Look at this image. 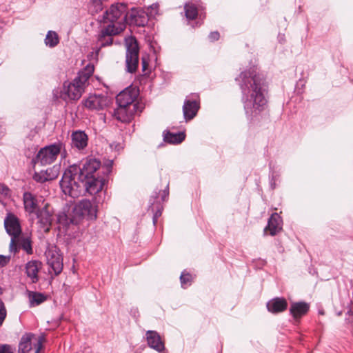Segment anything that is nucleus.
<instances>
[{"label": "nucleus", "instance_id": "nucleus-20", "mask_svg": "<svg viewBox=\"0 0 353 353\" xmlns=\"http://www.w3.org/2000/svg\"><path fill=\"white\" fill-rule=\"evenodd\" d=\"M282 229L281 220L277 213H273L269 218L268 225L264 228V232L269 233L271 236L276 235Z\"/></svg>", "mask_w": 353, "mask_h": 353}, {"label": "nucleus", "instance_id": "nucleus-4", "mask_svg": "<svg viewBox=\"0 0 353 353\" xmlns=\"http://www.w3.org/2000/svg\"><path fill=\"white\" fill-rule=\"evenodd\" d=\"M64 145L61 142H57L41 148L36 156L32 159V163L46 165L55 161L57 156L61 154L65 158V150L62 151Z\"/></svg>", "mask_w": 353, "mask_h": 353}, {"label": "nucleus", "instance_id": "nucleus-26", "mask_svg": "<svg viewBox=\"0 0 353 353\" xmlns=\"http://www.w3.org/2000/svg\"><path fill=\"white\" fill-rule=\"evenodd\" d=\"M57 221L60 225L65 227H68L70 224L77 225L79 223L75 214H73L72 212L68 214L65 212L59 213L57 215Z\"/></svg>", "mask_w": 353, "mask_h": 353}, {"label": "nucleus", "instance_id": "nucleus-12", "mask_svg": "<svg viewBox=\"0 0 353 353\" xmlns=\"http://www.w3.org/2000/svg\"><path fill=\"white\" fill-rule=\"evenodd\" d=\"M200 108L199 96L196 93H192L186 97L183 105V113L186 121L194 119Z\"/></svg>", "mask_w": 353, "mask_h": 353}, {"label": "nucleus", "instance_id": "nucleus-36", "mask_svg": "<svg viewBox=\"0 0 353 353\" xmlns=\"http://www.w3.org/2000/svg\"><path fill=\"white\" fill-rule=\"evenodd\" d=\"M192 280V276L189 273L182 272L180 276L181 286L185 288L186 285H190Z\"/></svg>", "mask_w": 353, "mask_h": 353}, {"label": "nucleus", "instance_id": "nucleus-47", "mask_svg": "<svg viewBox=\"0 0 353 353\" xmlns=\"http://www.w3.org/2000/svg\"><path fill=\"white\" fill-rule=\"evenodd\" d=\"M152 10H157L159 8L158 3H153L150 6Z\"/></svg>", "mask_w": 353, "mask_h": 353}, {"label": "nucleus", "instance_id": "nucleus-35", "mask_svg": "<svg viewBox=\"0 0 353 353\" xmlns=\"http://www.w3.org/2000/svg\"><path fill=\"white\" fill-rule=\"evenodd\" d=\"M46 172H44L43 170H41L40 172H34L32 178L33 179L40 183H43L46 181H47V178L46 177Z\"/></svg>", "mask_w": 353, "mask_h": 353}, {"label": "nucleus", "instance_id": "nucleus-40", "mask_svg": "<svg viewBox=\"0 0 353 353\" xmlns=\"http://www.w3.org/2000/svg\"><path fill=\"white\" fill-rule=\"evenodd\" d=\"M0 353H13V349L9 345H0Z\"/></svg>", "mask_w": 353, "mask_h": 353}, {"label": "nucleus", "instance_id": "nucleus-7", "mask_svg": "<svg viewBox=\"0 0 353 353\" xmlns=\"http://www.w3.org/2000/svg\"><path fill=\"white\" fill-rule=\"evenodd\" d=\"M119 33V30L115 27L114 24H109L105 28L101 29L97 37L94 51L91 52L90 56H94L97 59L99 51L102 48L109 46L112 44L113 39L112 36L116 35ZM88 57H90V55Z\"/></svg>", "mask_w": 353, "mask_h": 353}, {"label": "nucleus", "instance_id": "nucleus-41", "mask_svg": "<svg viewBox=\"0 0 353 353\" xmlns=\"http://www.w3.org/2000/svg\"><path fill=\"white\" fill-rule=\"evenodd\" d=\"M220 34L217 31L212 32L210 33L208 37L211 41H217L219 39Z\"/></svg>", "mask_w": 353, "mask_h": 353}, {"label": "nucleus", "instance_id": "nucleus-13", "mask_svg": "<svg viewBox=\"0 0 353 353\" xmlns=\"http://www.w3.org/2000/svg\"><path fill=\"white\" fill-rule=\"evenodd\" d=\"M32 340L36 341V343L34 344L35 349L34 353H39L43 347V337H36V336L32 333H26L22 336L19 343L18 353H29L32 349Z\"/></svg>", "mask_w": 353, "mask_h": 353}, {"label": "nucleus", "instance_id": "nucleus-5", "mask_svg": "<svg viewBox=\"0 0 353 353\" xmlns=\"http://www.w3.org/2000/svg\"><path fill=\"white\" fill-rule=\"evenodd\" d=\"M4 228L6 232L11 236L10 251L16 254L19 252L17 238L21 234V227L17 216L11 212H8L4 219Z\"/></svg>", "mask_w": 353, "mask_h": 353}, {"label": "nucleus", "instance_id": "nucleus-46", "mask_svg": "<svg viewBox=\"0 0 353 353\" xmlns=\"http://www.w3.org/2000/svg\"><path fill=\"white\" fill-rule=\"evenodd\" d=\"M110 147L111 148H114L115 149L117 150H119V148H120V145L119 144H116L114 143H112L111 145H110Z\"/></svg>", "mask_w": 353, "mask_h": 353}, {"label": "nucleus", "instance_id": "nucleus-43", "mask_svg": "<svg viewBox=\"0 0 353 353\" xmlns=\"http://www.w3.org/2000/svg\"><path fill=\"white\" fill-rule=\"evenodd\" d=\"M161 215V210H157L155 213L154 214V216H153V218H152V220H153V223L154 225L156 224V223L157 222V219Z\"/></svg>", "mask_w": 353, "mask_h": 353}, {"label": "nucleus", "instance_id": "nucleus-2", "mask_svg": "<svg viewBox=\"0 0 353 353\" xmlns=\"http://www.w3.org/2000/svg\"><path fill=\"white\" fill-rule=\"evenodd\" d=\"M94 65L88 64L83 70L78 72L77 76L72 81H65L63 92L70 100H78L89 85V79L94 72Z\"/></svg>", "mask_w": 353, "mask_h": 353}, {"label": "nucleus", "instance_id": "nucleus-38", "mask_svg": "<svg viewBox=\"0 0 353 353\" xmlns=\"http://www.w3.org/2000/svg\"><path fill=\"white\" fill-rule=\"evenodd\" d=\"M345 323L350 327H353V310L350 309L346 313Z\"/></svg>", "mask_w": 353, "mask_h": 353}, {"label": "nucleus", "instance_id": "nucleus-6", "mask_svg": "<svg viewBox=\"0 0 353 353\" xmlns=\"http://www.w3.org/2000/svg\"><path fill=\"white\" fill-rule=\"evenodd\" d=\"M125 70L128 72H136L139 61V48L137 41L134 37H129L125 39Z\"/></svg>", "mask_w": 353, "mask_h": 353}, {"label": "nucleus", "instance_id": "nucleus-1", "mask_svg": "<svg viewBox=\"0 0 353 353\" xmlns=\"http://www.w3.org/2000/svg\"><path fill=\"white\" fill-rule=\"evenodd\" d=\"M235 81L241 90L247 119L253 123L259 122L262 112L268 106L265 79L254 66L242 71L235 78Z\"/></svg>", "mask_w": 353, "mask_h": 353}, {"label": "nucleus", "instance_id": "nucleus-8", "mask_svg": "<svg viewBox=\"0 0 353 353\" xmlns=\"http://www.w3.org/2000/svg\"><path fill=\"white\" fill-rule=\"evenodd\" d=\"M45 256L47 264L51 269L49 270L50 273L53 272L55 276L59 275L63 268V257L59 249L54 245H48L45 251Z\"/></svg>", "mask_w": 353, "mask_h": 353}, {"label": "nucleus", "instance_id": "nucleus-27", "mask_svg": "<svg viewBox=\"0 0 353 353\" xmlns=\"http://www.w3.org/2000/svg\"><path fill=\"white\" fill-rule=\"evenodd\" d=\"M185 135L183 132L172 133L169 131L164 132L163 140L170 143L178 144L185 139Z\"/></svg>", "mask_w": 353, "mask_h": 353}, {"label": "nucleus", "instance_id": "nucleus-25", "mask_svg": "<svg viewBox=\"0 0 353 353\" xmlns=\"http://www.w3.org/2000/svg\"><path fill=\"white\" fill-rule=\"evenodd\" d=\"M23 199L26 212L29 214L36 212L37 208V201L35 196L32 193L26 192L23 194Z\"/></svg>", "mask_w": 353, "mask_h": 353}, {"label": "nucleus", "instance_id": "nucleus-44", "mask_svg": "<svg viewBox=\"0 0 353 353\" xmlns=\"http://www.w3.org/2000/svg\"><path fill=\"white\" fill-rule=\"evenodd\" d=\"M168 195H169V188H168V184L166 186V188L162 192V195H161L162 201H164L165 200V199L168 196Z\"/></svg>", "mask_w": 353, "mask_h": 353}, {"label": "nucleus", "instance_id": "nucleus-45", "mask_svg": "<svg viewBox=\"0 0 353 353\" xmlns=\"http://www.w3.org/2000/svg\"><path fill=\"white\" fill-rule=\"evenodd\" d=\"M141 64H142V70L143 72H145L148 68V63L144 58H142Z\"/></svg>", "mask_w": 353, "mask_h": 353}, {"label": "nucleus", "instance_id": "nucleus-23", "mask_svg": "<svg viewBox=\"0 0 353 353\" xmlns=\"http://www.w3.org/2000/svg\"><path fill=\"white\" fill-rule=\"evenodd\" d=\"M72 147L79 150L84 149L88 145V138L83 131H75L71 135Z\"/></svg>", "mask_w": 353, "mask_h": 353}, {"label": "nucleus", "instance_id": "nucleus-24", "mask_svg": "<svg viewBox=\"0 0 353 353\" xmlns=\"http://www.w3.org/2000/svg\"><path fill=\"white\" fill-rule=\"evenodd\" d=\"M136 110H130L126 107H119L114 111V117L122 123H128L131 121Z\"/></svg>", "mask_w": 353, "mask_h": 353}, {"label": "nucleus", "instance_id": "nucleus-32", "mask_svg": "<svg viewBox=\"0 0 353 353\" xmlns=\"http://www.w3.org/2000/svg\"><path fill=\"white\" fill-rule=\"evenodd\" d=\"M130 17L133 22H134L139 26H143L146 22V19L143 16V12L137 11L135 9H132Z\"/></svg>", "mask_w": 353, "mask_h": 353}, {"label": "nucleus", "instance_id": "nucleus-22", "mask_svg": "<svg viewBox=\"0 0 353 353\" xmlns=\"http://www.w3.org/2000/svg\"><path fill=\"white\" fill-rule=\"evenodd\" d=\"M41 268V263L37 260H32L26 264V273L32 283L39 281L38 273Z\"/></svg>", "mask_w": 353, "mask_h": 353}, {"label": "nucleus", "instance_id": "nucleus-42", "mask_svg": "<svg viewBox=\"0 0 353 353\" xmlns=\"http://www.w3.org/2000/svg\"><path fill=\"white\" fill-rule=\"evenodd\" d=\"M9 191L10 190L7 186L0 184V193L4 195H8Z\"/></svg>", "mask_w": 353, "mask_h": 353}, {"label": "nucleus", "instance_id": "nucleus-37", "mask_svg": "<svg viewBox=\"0 0 353 353\" xmlns=\"http://www.w3.org/2000/svg\"><path fill=\"white\" fill-rule=\"evenodd\" d=\"M7 315L6 309L3 301H0V326L3 324Z\"/></svg>", "mask_w": 353, "mask_h": 353}, {"label": "nucleus", "instance_id": "nucleus-29", "mask_svg": "<svg viewBox=\"0 0 353 353\" xmlns=\"http://www.w3.org/2000/svg\"><path fill=\"white\" fill-rule=\"evenodd\" d=\"M17 246H19V250L20 248H21L28 254H32L33 253L32 241H31L30 238L19 236L17 238Z\"/></svg>", "mask_w": 353, "mask_h": 353}, {"label": "nucleus", "instance_id": "nucleus-19", "mask_svg": "<svg viewBox=\"0 0 353 353\" xmlns=\"http://www.w3.org/2000/svg\"><path fill=\"white\" fill-rule=\"evenodd\" d=\"M310 305L305 301L293 302L290 307V314L295 321H299L309 311Z\"/></svg>", "mask_w": 353, "mask_h": 353}, {"label": "nucleus", "instance_id": "nucleus-31", "mask_svg": "<svg viewBox=\"0 0 353 353\" xmlns=\"http://www.w3.org/2000/svg\"><path fill=\"white\" fill-rule=\"evenodd\" d=\"M185 15L189 20L194 19L198 15V10L193 3H186L184 6Z\"/></svg>", "mask_w": 353, "mask_h": 353}, {"label": "nucleus", "instance_id": "nucleus-9", "mask_svg": "<svg viewBox=\"0 0 353 353\" xmlns=\"http://www.w3.org/2000/svg\"><path fill=\"white\" fill-rule=\"evenodd\" d=\"M97 206L91 201L83 199L72 208V213L75 214L79 222L83 218L93 220L97 218Z\"/></svg>", "mask_w": 353, "mask_h": 353}, {"label": "nucleus", "instance_id": "nucleus-18", "mask_svg": "<svg viewBox=\"0 0 353 353\" xmlns=\"http://www.w3.org/2000/svg\"><path fill=\"white\" fill-rule=\"evenodd\" d=\"M145 337L147 343L150 348L154 349L158 352H161L164 350V343L162 341L159 334L157 331H147Z\"/></svg>", "mask_w": 353, "mask_h": 353}, {"label": "nucleus", "instance_id": "nucleus-3", "mask_svg": "<svg viewBox=\"0 0 353 353\" xmlns=\"http://www.w3.org/2000/svg\"><path fill=\"white\" fill-rule=\"evenodd\" d=\"M79 171V166L77 165H70L64 171L59 182L62 192L72 198L79 197L83 192L81 181H75V177L78 175Z\"/></svg>", "mask_w": 353, "mask_h": 353}, {"label": "nucleus", "instance_id": "nucleus-15", "mask_svg": "<svg viewBox=\"0 0 353 353\" xmlns=\"http://www.w3.org/2000/svg\"><path fill=\"white\" fill-rule=\"evenodd\" d=\"M138 93L134 89L126 88L121 91L116 97L117 103L119 107H126L130 108L133 107L134 110H136L137 103H134Z\"/></svg>", "mask_w": 353, "mask_h": 353}, {"label": "nucleus", "instance_id": "nucleus-14", "mask_svg": "<svg viewBox=\"0 0 353 353\" xmlns=\"http://www.w3.org/2000/svg\"><path fill=\"white\" fill-rule=\"evenodd\" d=\"M37 228L40 232H48L53 220L52 210L48 205L37 211Z\"/></svg>", "mask_w": 353, "mask_h": 353}, {"label": "nucleus", "instance_id": "nucleus-34", "mask_svg": "<svg viewBox=\"0 0 353 353\" xmlns=\"http://www.w3.org/2000/svg\"><path fill=\"white\" fill-rule=\"evenodd\" d=\"M113 165L112 160H107L103 166L101 165V172L108 176L112 171Z\"/></svg>", "mask_w": 353, "mask_h": 353}, {"label": "nucleus", "instance_id": "nucleus-28", "mask_svg": "<svg viewBox=\"0 0 353 353\" xmlns=\"http://www.w3.org/2000/svg\"><path fill=\"white\" fill-rule=\"evenodd\" d=\"M30 307L37 306L46 301V296L40 292L28 291Z\"/></svg>", "mask_w": 353, "mask_h": 353}, {"label": "nucleus", "instance_id": "nucleus-21", "mask_svg": "<svg viewBox=\"0 0 353 353\" xmlns=\"http://www.w3.org/2000/svg\"><path fill=\"white\" fill-rule=\"evenodd\" d=\"M288 307V302L283 297H276L267 303L268 310L273 314L285 311Z\"/></svg>", "mask_w": 353, "mask_h": 353}, {"label": "nucleus", "instance_id": "nucleus-30", "mask_svg": "<svg viewBox=\"0 0 353 353\" xmlns=\"http://www.w3.org/2000/svg\"><path fill=\"white\" fill-rule=\"evenodd\" d=\"M59 42V39L57 33L54 31L50 30L48 32L46 39L45 43L50 48H54Z\"/></svg>", "mask_w": 353, "mask_h": 353}, {"label": "nucleus", "instance_id": "nucleus-39", "mask_svg": "<svg viewBox=\"0 0 353 353\" xmlns=\"http://www.w3.org/2000/svg\"><path fill=\"white\" fill-rule=\"evenodd\" d=\"M10 256L0 254V268L6 266L10 261Z\"/></svg>", "mask_w": 353, "mask_h": 353}, {"label": "nucleus", "instance_id": "nucleus-16", "mask_svg": "<svg viewBox=\"0 0 353 353\" xmlns=\"http://www.w3.org/2000/svg\"><path fill=\"white\" fill-rule=\"evenodd\" d=\"M83 190L85 189L90 195L99 192L105 182L104 176H94L85 179V181H80Z\"/></svg>", "mask_w": 353, "mask_h": 353}, {"label": "nucleus", "instance_id": "nucleus-10", "mask_svg": "<svg viewBox=\"0 0 353 353\" xmlns=\"http://www.w3.org/2000/svg\"><path fill=\"white\" fill-rule=\"evenodd\" d=\"M127 9L128 7L125 3H117L112 4L110 9L103 13L99 21L103 23L110 22V24H114L122 16H123V19L125 20L128 17Z\"/></svg>", "mask_w": 353, "mask_h": 353}, {"label": "nucleus", "instance_id": "nucleus-33", "mask_svg": "<svg viewBox=\"0 0 353 353\" xmlns=\"http://www.w3.org/2000/svg\"><path fill=\"white\" fill-rule=\"evenodd\" d=\"M44 172H46V177L48 181H52L55 179L58 176L59 169L57 166H53L52 168H48L46 170H43Z\"/></svg>", "mask_w": 353, "mask_h": 353}, {"label": "nucleus", "instance_id": "nucleus-11", "mask_svg": "<svg viewBox=\"0 0 353 353\" xmlns=\"http://www.w3.org/2000/svg\"><path fill=\"white\" fill-rule=\"evenodd\" d=\"M101 171V161L94 158L85 160L82 167H79L78 179L79 181H85V179L99 176Z\"/></svg>", "mask_w": 353, "mask_h": 353}, {"label": "nucleus", "instance_id": "nucleus-17", "mask_svg": "<svg viewBox=\"0 0 353 353\" xmlns=\"http://www.w3.org/2000/svg\"><path fill=\"white\" fill-rule=\"evenodd\" d=\"M109 103L108 98L103 94H90L83 101L85 108L91 110H99L105 108Z\"/></svg>", "mask_w": 353, "mask_h": 353}]
</instances>
